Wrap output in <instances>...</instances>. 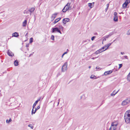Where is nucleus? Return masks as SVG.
Masks as SVG:
<instances>
[{
	"label": "nucleus",
	"mask_w": 130,
	"mask_h": 130,
	"mask_svg": "<svg viewBox=\"0 0 130 130\" xmlns=\"http://www.w3.org/2000/svg\"><path fill=\"white\" fill-rule=\"evenodd\" d=\"M119 90H118L117 92H115V91H114L112 93H111V95L112 96H114L115 95L117 94L119 91Z\"/></svg>",
	"instance_id": "obj_12"
},
{
	"label": "nucleus",
	"mask_w": 130,
	"mask_h": 130,
	"mask_svg": "<svg viewBox=\"0 0 130 130\" xmlns=\"http://www.w3.org/2000/svg\"><path fill=\"white\" fill-rule=\"evenodd\" d=\"M51 39L53 40L54 41V36L53 35H52L51 36Z\"/></svg>",
	"instance_id": "obj_29"
},
{
	"label": "nucleus",
	"mask_w": 130,
	"mask_h": 130,
	"mask_svg": "<svg viewBox=\"0 0 130 130\" xmlns=\"http://www.w3.org/2000/svg\"><path fill=\"white\" fill-rule=\"evenodd\" d=\"M34 111V109L33 108L32 110V114L33 113H34V112H33Z\"/></svg>",
	"instance_id": "obj_44"
},
{
	"label": "nucleus",
	"mask_w": 130,
	"mask_h": 130,
	"mask_svg": "<svg viewBox=\"0 0 130 130\" xmlns=\"http://www.w3.org/2000/svg\"><path fill=\"white\" fill-rule=\"evenodd\" d=\"M59 101H58V105H58V104H59Z\"/></svg>",
	"instance_id": "obj_57"
},
{
	"label": "nucleus",
	"mask_w": 130,
	"mask_h": 130,
	"mask_svg": "<svg viewBox=\"0 0 130 130\" xmlns=\"http://www.w3.org/2000/svg\"><path fill=\"white\" fill-rule=\"evenodd\" d=\"M52 20L51 21H52L53 20V19H51Z\"/></svg>",
	"instance_id": "obj_59"
},
{
	"label": "nucleus",
	"mask_w": 130,
	"mask_h": 130,
	"mask_svg": "<svg viewBox=\"0 0 130 130\" xmlns=\"http://www.w3.org/2000/svg\"><path fill=\"white\" fill-rule=\"evenodd\" d=\"M112 34H113L112 33H110L109 35L105 36V37L106 38H108L110 36H111Z\"/></svg>",
	"instance_id": "obj_19"
},
{
	"label": "nucleus",
	"mask_w": 130,
	"mask_h": 130,
	"mask_svg": "<svg viewBox=\"0 0 130 130\" xmlns=\"http://www.w3.org/2000/svg\"><path fill=\"white\" fill-rule=\"evenodd\" d=\"M88 6L90 8H92V4L91 3H89L88 4Z\"/></svg>",
	"instance_id": "obj_28"
},
{
	"label": "nucleus",
	"mask_w": 130,
	"mask_h": 130,
	"mask_svg": "<svg viewBox=\"0 0 130 130\" xmlns=\"http://www.w3.org/2000/svg\"><path fill=\"white\" fill-rule=\"evenodd\" d=\"M117 13L116 12H115L114 13V16H117Z\"/></svg>",
	"instance_id": "obj_36"
},
{
	"label": "nucleus",
	"mask_w": 130,
	"mask_h": 130,
	"mask_svg": "<svg viewBox=\"0 0 130 130\" xmlns=\"http://www.w3.org/2000/svg\"><path fill=\"white\" fill-rule=\"evenodd\" d=\"M67 63L65 62L61 68V71L64 72L67 70Z\"/></svg>",
	"instance_id": "obj_4"
},
{
	"label": "nucleus",
	"mask_w": 130,
	"mask_h": 130,
	"mask_svg": "<svg viewBox=\"0 0 130 130\" xmlns=\"http://www.w3.org/2000/svg\"><path fill=\"white\" fill-rule=\"evenodd\" d=\"M70 20L69 18H65L63 19L62 20V23L64 24H66L68 22H70Z\"/></svg>",
	"instance_id": "obj_6"
},
{
	"label": "nucleus",
	"mask_w": 130,
	"mask_h": 130,
	"mask_svg": "<svg viewBox=\"0 0 130 130\" xmlns=\"http://www.w3.org/2000/svg\"><path fill=\"white\" fill-rule=\"evenodd\" d=\"M100 53L98 51V50L97 51H96V52H95V53H94V54H97L99 53Z\"/></svg>",
	"instance_id": "obj_33"
},
{
	"label": "nucleus",
	"mask_w": 130,
	"mask_h": 130,
	"mask_svg": "<svg viewBox=\"0 0 130 130\" xmlns=\"http://www.w3.org/2000/svg\"><path fill=\"white\" fill-rule=\"evenodd\" d=\"M100 68H99L97 66L96 67V69H99Z\"/></svg>",
	"instance_id": "obj_51"
},
{
	"label": "nucleus",
	"mask_w": 130,
	"mask_h": 130,
	"mask_svg": "<svg viewBox=\"0 0 130 130\" xmlns=\"http://www.w3.org/2000/svg\"><path fill=\"white\" fill-rule=\"evenodd\" d=\"M124 118L126 122L127 123H130V114L126 112L124 116Z\"/></svg>",
	"instance_id": "obj_1"
},
{
	"label": "nucleus",
	"mask_w": 130,
	"mask_h": 130,
	"mask_svg": "<svg viewBox=\"0 0 130 130\" xmlns=\"http://www.w3.org/2000/svg\"><path fill=\"white\" fill-rule=\"evenodd\" d=\"M96 37L95 36H93V37H92L91 38V40H92V41H93L94 40V39Z\"/></svg>",
	"instance_id": "obj_34"
},
{
	"label": "nucleus",
	"mask_w": 130,
	"mask_h": 130,
	"mask_svg": "<svg viewBox=\"0 0 130 130\" xmlns=\"http://www.w3.org/2000/svg\"><path fill=\"white\" fill-rule=\"evenodd\" d=\"M112 43H109L105 45V46L106 47V48L105 49V50H106L108 48V47H109L110 46V45Z\"/></svg>",
	"instance_id": "obj_15"
},
{
	"label": "nucleus",
	"mask_w": 130,
	"mask_h": 130,
	"mask_svg": "<svg viewBox=\"0 0 130 130\" xmlns=\"http://www.w3.org/2000/svg\"><path fill=\"white\" fill-rule=\"evenodd\" d=\"M34 53V52H33V53H32V54H30V55H29V57H30V56H31V55H32Z\"/></svg>",
	"instance_id": "obj_52"
},
{
	"label": "nucleus",
	"mask_w": 130,
	"mask_h": 130,
	"mask_svg": "<svg viewBox=\"0 0 130 130\" xmlns=\"http://www.w3.org/2000/svg\"><path fill=\"white\" fill-rule=\"evenodd\" d=\"M98 51L100 53H101L103 51H105L106 50H105H105H102V48H101L100 49H99V50H98Z\"/></svg>",
	"instance_id": "obj_25"
},
{
	"label": "nucleus",
	"mask_w": 130,
	"mask_h": 130,
	"mask_svg": "<svg viewBox=\"0 0 130 130\" xmlns=\"http://www.w3.org/2000/svg\"><path fill=\"white\" fill-rule=\"evenodd\" d=\"M14 64L15 66H17L18 65V61L17 60H16L14 61Z\"/></svg>",
	"instance_id": "obj_18"
},
{
	"label": "nucleus",
	"mask_w": 130,
	"mask_h": 130,
	"mask_svg": "<svg viewBox=\"0 0 130 130\" xmlns=\"http://www.w3.org/2000/svg\"><path fill=\"white\" fill-rule=\"evenodd\" d=\"M31 124H29L28 125V126L29 127H30L32 129H33V128L34 127L32 126H31Z\"/></svg>",
	"instance_id": "obj_31"
},
{
	"label": "nucleus",
	"mask_w": 130,
	"mask_h": 130,
	"mask_svg": "<svg viewBox=\"0 0 130 130\" xmlns=\"http://www.w3.org/2000/svg\"><path fill=\"white\" fill-rule=\"evenodd\" d=\"M8 54L9 56H13L14 55L13 53L9 50L8 51Z\"/></svg>",
	"instance_id": "obj_10"
},
{
	"label": "nucleus",
	"mask_w": 130,
	"mask_h": 130,
	"mask_svg": "<svg viewBox=\"0 0 130 130\" xmlns=\"http://www.w3.org/2000/svg\"><path fill=\"white\" fill-rule=\"evenodd\" d=\"M59 27L60 28H63V27L61 25L59 26Z\"/></svg>",
	"instance_id": "obj_48"
},
{
	"label": "nucleus",
	"mask_w": 130,
	"mask_h": 130,
	"mask_svg": "<svg viewBox=\"0 0 130 130\" xmlns=\"http://www.w3.org/2000/svg\"><path fill=\"white\" fill-rule=\"evenodd\" d=\"M38 102H37V101H36L35 102V103H34L32 107L33 108V109H34V107L36 106V104Z\"/></svg>",
	"instance_id": "obj_24"
},
{
	"label": "nucleus",
	"mask_w": 130,
	"mask_h": 130,
	"mask_svg": "<svg viewBox=\"0 0 130 130\" xmlns=\"http://www.w3.org/2000/svg\"><path fill=\"white\" fill-rule=\"evenodd\" d=\"M27 50H29L28 48H27Z\"/></svg>",
	"instance_id": "obj_62"
},
{
	"label": "nucleus",
	"mask_w": 130,
	"mask_h": 130,
	"mask_svg": "<svg viewBox=\"0 0 130 130\" xmlns=\"http://www.w3.org/2000/svg\"><path fill=\"white\" fill-rule=\"evenodd\" d=\"M35 10V8H31L30 9H29V11L30 12V15L31 14V13L33 12Z\"/></svg>",
	"instance_id": "obj_11"
},
{
	"label": "nucleus",
	"mask_w": 130,
	"mask_h": 130,
	"mask_svg": "<svg viewBox=\"0 0 130 130\" xmlns=\"http://www.w3.org/2000/svg\"><path fill=\"white\" fill-rule=\"evenodd\" d=\"M119 69H120L122 67V64H119Z\"/></svg>",
	"instance_id": "obj_35"
},
{
	"label": "nucleus",
	"mask_w": 130,
	"mask_h": 130,
	"mask_svg": "<svg viewBox=\"0 0 130 130\" xmlns=\"http://www.w3.org/2000/svg\"><path fill=\"white\" fill-rule=\"evenodd\" d=\"M124 58H126V59H128L127 56H124Z\"/></svg>",
	"instance_id": "obj_41"
},
{
	"label": "nucleus",
	"mask_w": 130,
	"mask_h": 130,
	"mask_svg": "<svg viewBox=\"0 0 130 130\" xmlns=\"http://www.w3.org/2000/svg\"><path fill=\"white\" fill-rule=\"evenodd\" d=\"M52 29V33L55 32H58L60 34H61V32L58 28L55 27L54 28H53Z\"/></svg>",
	"instance_id": "obj_5"
},
{
	"label": "nucleus",
	"mask_w": 130,
	"mask_h": 130,
	"mask_svg": "<svg viewBox=\"0 0 130 130\" xmlns=\"http://www.w3.org/2000/svg\"><path fill=\"white\" fill-rule=\"evenodd\" d=\"M105 47V49L106 48V47Z\"/></svg>",
	"instance_id": "obj_60"
},
{
	"label": "nucleus",
	"mask_w": 130,
	"mask_h": 130,
	"mask_svg": "<svg viewBox=\"0 0 130 130\" xmlns=\"http://www.w3.org/2000/svg\"><path fill=\"white\" fill-rule=\"evenodd\" d=\"M117 123L115 122L112 123L111 124V126L109 130H117Z\"/></svg>",
	"instance_id": "obj_3"
},
{
	"label": "nucleus",
	"mask_w": 130,
	"mask_h": 130,
	"mask_svg": "<svg viewBox=\"0 0 130 130\" xmlns=\"http://www.w3.org/2000/svg\"><path fill=\"white\" fill-rule=\"evenodd\" d=\"M12 36L15 37H18L19 36V33L16 32H14L12 34Z\"/></svg>",
	"instance_id": "obj_7"
},
{
	"label": "nucleus",
	"mask_w": 130,
	"mask_h": 130,
	"mask_svg": "<svg viewBox=\"0 0 130 130\" xmlns=\"http://www.w3.org/2000/svg\"><path fill=\"white\" fill-rule=\"evenodd\" d=\"M94 76L93 75H92L90 76V78H94Z\"/></svg>",
	"instance_id": "obj_37"
},
{
	"label": "nucleus",
	"mask_w": 130,
	"mask_h": 130,
	"mask_svg": "<svg viewBox=\"0 0 130 130\" xmlns=\"http://www.w3.org/2000/svg\"><path fill=\"white\" fill-rule=\"evenodd\" d=\"M91 67L90 66H89V67L88 68H89V69H90V68Z\"/></svg>",
	"instance_id": "obj_56"
},
{
	"label": "nucleus",
	"mask_w": 130,
	"mask_h": 130,
	"mask_svg": "<svg viewBox=\"0 0 130 130\" xmlns=\"http://www.w3.org/2000/svg\"><path fill=\"white\" fill-rule=\"evenodd\" d=\"M61 19V18H58L57 19H56L55 20L54 22V24H55L58 21H59Z\"/></svg>",
	"instance_id": "obj_14"
},
{
	"label": "nucleus",
	"mask_w": 130,
	"mask_h": 130,
	"mask_svg": "<svg viewBox=\"0 0 130 130\" xmlns=\"http://www.w3.org/2000/svg\"><path fill=\"white\" fill-rule=\"evenodd\" d=\"M33 39L32 38H31L29 40V43H31L33 42Z\"/></svg>",
	"instance_id": "obj_26"
},
{
	"label": "nucleus",
	"mask_w": 130,
	"mask_h": 130,
	"mask_svg": "<svg viewBox=\"0 0 130 130\" xmlns=\"http://www.w3.org/2000/svg\"><path fill=\"white\" fill-rule=\"evenodd\" d=\"M67 51H68V52H69V50L68 49H67Z\"/></svg>",
	"instance_id": "obj_58"
},
{
	"label": "nucleus",
	"mask_w": 130,
	"mask_h": 130,
	"mask_svg": "<svg viewBox=\"0 0 130 130\" xmlns=\"http://www.w3.org/2000/svg\"><path fill=\"white\" fill-rule=\"evenodd\" d=\"M125 100L126 101V102L128 104H129V103L128 98H127L126 99H125Z\"/></svg>",
	"instance_id": "obj_32"
},
{
	"label": "nucleus",
	"mask_w": 130,
	"mask_h": 130,
	"mask_svg": "<svg viewBox=\"0 0 130 130\" xmlns=\"http://www.w3.org/2000/svg\"><path fill=\"white\" fill-rule=\"evenodd\" d=\"M125 3H126L128 5V3H130V0H126Z\"/></svg>",
	"instance_id": "obj_27"
},
{
	"label": "nucleus",
	"mask_w": 130,
	"mask_h": 130,
	"mask_svg": "<svg viewBox=\"0 0 130 130\" xmlns=\"http://www.w3.org/2000/svg\"><path fill=\"white\" fill-rule=\"evenodd\" d=\"M27 20H25L23 23V27L27 25Z\"/></svg>",
	"instance_id": "obj_16"
},
{
	"label": "nucleus",
	"mask_w": 130,
	"mask_h": 130,
	"mask_svg": "<svg viewBox=\"0 0 130 130\" xmlns=\"http://www.w3.org/2000/svg\"><path fill=\"white\" fill-rule=\"evenodd\" d=\"M57 14L58 13H55L53 14L51 16V19H53V20H54Z\"/></svg>",
	"instance_id": "obj_9"
},
{
	"label": "nucleus",
	"mask_w": 130,
	"mask_h": 130,
	"mask_svg": "<svg viewBox=\"0 0 130 130\" xmlns=\"http://www.w3.org/2000/svg\"><path fill=\"white\" fill-rule=\"evenodd\" d=\"M108 8H107V7H106V9H105V10H106V11H107L108 9Z\"/></svg>",
	"instance_id": "obj_47"
},
{
	"label": "nucleus",
	"mask_w": 130,
	"mask_h": 130,
	"mask_svg": "<svg viewBox=\"0 0 130 130\" xmlns=\"http://www.w3.org/2000/svg\"><path fill=\"white\" fill-rule=\"evenodd\" d=\"M70 3H68L62 10V12H64L68 10H70L71 8V7H70Z\"/></svg>",
	"instance_id": "obj_2"
},
{
	"label": "nucleus",
	"mask_w": 130,
	"mask_h": 130,
	"mask_svg": "<svg viewBox=\"0 0 130 130\" xmlns=\"http://www.w3.org/2000/svg\"><path fill=\"white\" fill-rule=\"evenodd\" d=\"M128 35H130V29L128 30V32L127 34Z\"/></svg>",
	"instance_id": "obj_39"
},
{
	"label": "nucleus",
	"mask_w": 130,
	"mask_h": 130,
	"mask_svg": "<svg viewBox=\"0 0 130 130\" xmlns=\"http://www.w3.org/2000/svg\"><path fill=\"white\" fill-rule=\"evenodd\" d=\"M103 38H104V39H103V42H102V43H103V41H105L106 40V39H107L105 37V36L103 37Z\"/></svg>",
	"instance_id": "obj_30"
},
{
	"label": "nucleus",
	"mask_w": 130,
	"mask_h": 130,
	"mask_svg": "<svg viewBox=\"0 0 130 130\" xmlns=\"http://www.w3.org/2000/svg\"><path fill=\"white\" fill-rule=\"evenodd\" d=\"M60 99H59V100H58V101H60Z\"/></svg>",
	"instance_id": "obj_61"
},
{
	"label": "nucleus",
	"mask_w": 130,
	"mask_h": 130,
	"mask_svg": "<svg viewBox=\"0 0 130 130\" xmlns=\"http://www.w3.org/2000/svg\"><path fill=\"white\" fill-rule=\"evenodd\" d=\"M26 47H29V44H27L26 45Z\"/></svg>",
	"instance_id": "obj_46"
},
{
	"label": "nucleus",
	"mask_w": 130,
	"mask_h": 130,
	"mask_svg": "<svg viewBox=\"0 0 130 130\" xmlns=\"http://www.w3.org/2000/svg\"><path fill=\"white\" fill-rule=\"evenodd\" d=\"M128 104L125 100L123 101L122 103L121 104L122 105H124Z\"/></svg>",
	"instance_id": "obj_13"
},
{
	"label": "nucleus",
	"mask_w": 130,
	"mask_h": 130,
	"mask_svg": "<svg viewBox=\"0 0 130 130\" xmlns=\"http://www.w3.org/2000/svg\"><path fill=\"white\" fill-rule=\"evenodd\" d=\"M112 72V71L111 70H110L105 72L104 73V75H107L111 74Z\"/></svg>",
	"instance_id": "obj_8"
},
{
	"label": "nucleus",
	"mask_w": 130,
	"mask_h": 130,
	"mask_svg": "<svg viewBox=\"0 0 130 130\" xmlns=\"http://www.w3.org/2000/svg\"><path fill=\"white\" fill-rule=\"evenodd\" d=\"M129 102L130 103V98H128Z\"/></svg>",
	"instance_id": "obj_53"
},
{
	"label": "nucleus",
	"mask_w": 130,
	"mask_h": 130,
	"mask_svg": "<svg viewBox=\"0 0 130 130\" xmlns=\"http://www.w3.org/2000/svg\"><path fill=\"white\" fill-rule=\"evenodd\" d=\"M29 10L28 11H27L25 12L27 13H29Z\"/></svg>",
	"instance_id": "obj_43"
},
{
	"label": "nucleus",
	"mask_w": 130,
	"mask_h": 130,
	"mask_svg": "<svg viewBox=\"0 0 130 130\" xmlns=\"http://www.w3.org/2000/svg\"><path fill=\"white\" fill-rule=\"evenodd\" d=\"M64 54H63L62 55V57H63V56H64Z\"/></svg>",
	"instance_id": "obj_55"
},
{
	"label": "nucleus",
	"mask_w": 130,
	"mask_h": 130,
	"mask_svg": "<svg viewBox=\"0 0 130 130\" xmlns=\"http://www.w3.org/2000/svg\"><path fill=\"white\" fill-rule=\"evenodd\" d=\"M121 53L122 55H123V54H124V53L123 52H121Z\"/></svg>",
	"instance_id": "obj_49"
},
{
	"label": "nucleus",
	"mask_w": 130,
	"mask_h": 130,
	"mask_svg": "<svg viewBox=\"0 0 130 130\" xmlns=\"http://www.w3.org/2000/svg\"><path fill=\"white\" fill-rule=\"evenodd\" d=\"M40 108V105L39 106H38L37 107V108H36V109H35V110L34 111V114L36 112V111L38 110V109H39Z\"/></svg>",
	"instance_id": "obj_22"
},
{
	"label": "nucleus",
	"mask_w": 130,
	"mask_h": 130,
	"mask_svg": "<svg viewBox=\"0 0 130 130\" xmlns=\"http://www.w3.org/2000/svg\"><path fill=\"white\" fill-rule=\"evenodd\" d=\"M27 35L28 33H27L25 35V36H27Z\"/></svg>",
	"instance_id": "obj_54"
},
{
	"label": "nucleus",
	"mask_w": 130,
	"mask_h": 130,
	"mask_svg": "<svg viewBox=\"0 0 130 130\" xmlns=\"http://www.w3.org/2000/svg\"><path fill=\"white\" fill-rule=\"evenodd\" d=\"M127 4L126 3H124L123 5V7L124 8H126L127 7Z\"/></svg>",
	"instance_id": "obj_20"
},
{
	"label": "nucleus",
	"mask_w": 130,
	"mask_h": 130,
	"mask_svg": "<svg viewBox=\"0 0 130 130\" xmlns=\"http://www.w3.org/2000/svg\"><path fill=\"white\" fill-rule=\"evenodd\" d=\"M40 98L38 99L37 101H37V102L38 103V101H40Z\"/></svg>",
	"instance_id": "obj_40"
},
{
	"label": "nucleus",
	"mask_w": 130,
	"mask_h": 130,
	"mask_svg": "<svg viewBox=\"0 0 130 130\" xmlns=\"http://www.w3.org/2000/svg\"><path fill=\"white\" fill-rule=\"evenodd\" d=\"M109 4H108L107 5H106V6H107V8H108V7L109 6Z\"/></svg>",
	"instance_id": "obj_45"
},
{
	"label": "nucleus",
	"mask_w": 130,
	"mask_h": 130,
	"mask_svg": "<svg viewBox=\"0 0 130 130\" xmlns=\"http://www.w3.org/2000/svg\"><path fill=\"white\" fill-rule=\"evenodd\" d=\"M113 20L117 22L118 21L117 16H114Z\"/></svg>",
	"instance_id": "obj_17"
},
{
	"label": "nucleus",
	"mask_w": 130,
	"mask_h": 130,
	"mask_svg": "<svg viewBox=\"0 0 130 130\" xmlns=\"http://www.w3.org/2000/svg\"><path fill=\"white\" fill-rule=\"evenodd\" d=\"M12 121V120L10 118L9 120H7L6 121V122L7 123H9L10 122Z\"/></svg>",
	"instance_id": "obj_21"
},
{
	"label": "nucleus",
	"mask_w": 130,
	"mask_h": 130,
	"mask_svg": "<svg viewBox=\"0 0 130 130\" xmlns=\"http://www.w3.org/2000/svg\"><path fill=\"white\" fill-rule=\"evenodd\" d=\"M98 57H93L91 58V59H96L97 58H98Z\"/></svg>",
	"instance_id": "obj_38"
},
{
	"label": "nucleus",
	"mask_w": 130,
	"mask_h": 130,
	"mask_svg": "<svg viewBox=\"0 0 130 130\" xmlns=\"http://www.w3.org/2000/svg\"><path fill=\"white\" fill-rule=\"evenodd\" d=\"M105 46H103L102 48H101L102 49V50H104V49L105 48Z\"/></svg>",
	"instance_id": "obj_42"
},
{
	"label": "nucleus",
	"mask_w": 130,
	"mask_h": 130,
	"mask_svg": "<svg viewBox=\"0 0 130 130\" xmlns=\"http://www.w3.org/2000/svg\"><path fill=\"white\" fill-rule=\"evenodd\" d=\"M127 79L128 80L130 81V72L127 76Z\"/></svg>",
	"instance_id": "obj_23"
},
{
	"label": "nucleus",
	"mask_w": 130,
	"mask_h": 130,
	"mask_svg": "<svg viewBox=\"0 0 130 130\" xmlns=\"http://www.w3.org/2000/svg\"><path fill=\"white\" fill-rule=\"evenodd\" d=\"M68 52H64L63 54L64 55L65 54H67V53Z\"/></svg>",
	"instance_id": "obj_50"
}]
</instances>
